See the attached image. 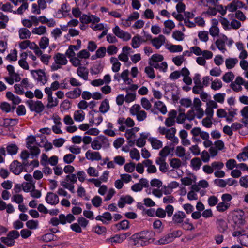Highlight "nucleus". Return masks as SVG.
I'll return each mask as SVG.
<instances>
[{"instance_id":"obj_1","label":"nucleus","mask_w":248,"mask_h":248,"mask_svg":"<svg viewBox=\"0 0 248 248\" xmlns=\"http://www.w3.org/2000/svg\"><path fill=\"white\" fill-rule=\"evenodd\" d=\"M155 232L153 231L147 230L141 231L132 235V239L135 244L146 246L152 243H155Z\"/></svg>"},{"instance_id":"obj_2","label":"nucleus","mask_w":248,"mask_h":248,"mask_svg":"<svg viewBox=\"0 0 248 248\" xmlns=\"http://www.w3.org/2000/svg\"><path fill=\"white\" fill-rule=\"evenodd\" d=\"M20 236L19 232L16 230H12L8 233L6 237H1L0 241L8 247H11L15 245V239H17Z\"/></svg>"},{"instance_id":"obj_3","label":"nucleus","mask_w":248,"mask_h":248,"mask_svg":"<svg viewBox=\"0 0 248 248\" xmlns=\"http://www.w3.org/2000/svg\"><path fill=\"white\" fill-rule=\"evenodd\" d=\"M54 59L55 63H53L51 66L52 71H56L61 68L62 65H66L68 62L65 55L60 53H57L54 56Z\"/></svg>"},{"instance_id":"obj_4","label":"nucleus","mask_w":248,"mask_h":248,"mask_svg":"<svg viewBox=\"0 0 248 248\" xmlns=\"http://www.w3.org/2000/svg\"><path fill=\"white\" fill-rule=\"evenodd\" d=\"M130 113L132 115H136L138 121H143L147 117V113L141 110V107L138 104H135L130 108Z\"/></svg>"},{"instance_id":"obj_5","label":"nucleus","mask_w":248,"mask_h":248,"mask_svg":"<svg viewBox=\"0 0 248 248\" xmlns=\"http://www.w3.org/2000/svg\"><path fill=\"white\" fill-rule=\"evenodd\" d=\"M26 104L31 111H34L37 113L42 112L44 109V105L40 101L29 100L27 101Z\"/></svg>"},{"instance_id":"obj_6","label":"nucleus","mask_w":248,"mask_h":248,"mask_svg":"<svg viewBox=\"0 0 248 248\" xmlns=\"http://www.w3.org/2000/svg\"><path fill=\"white\" fill-rule=\"evenodd\" d=\"M31 73L34 78L38 82L42 83L43 85L47 82V78L45 72L43 70L41 69L31 70Z\"/></svg>"},{"instance_id":"obj_7","label":"nucleus","mask_w":248,"mask_h":248,"mask_svg":"<svg viewBox=\"0 0 248 248\" xmlns=\"http://www.w3.org/2000/svg\"><path fill=\"white\" fill-rule=\"evenodd\" d=\"M130 232H126L120 234H116L114 236L107 239V241L111 243L112 245L115 244H120L122 243L126 238L130 235Z\"/></svg>"},{"instance_id":"obj_8","label":"nucleus","mask_w":248,"mask_h":248,"mask_svg":"<svg viewBox=\"0 0 248 248\" xmlns=\"http://www.w3.org/2000/svg\"><path fill=\"white\" fill-rule=\"evenodd\" d=\"M113 33L119 38L124 41H127L130 39L131 36L129 33L121 30L118 26H116L113 29Z\"/></svg>"},{"instance_id":"obj_9","label":"nucleus","mask_w":248,"mask_h":248,"mask_svg":"<svg viewBox=\"0 0 248 248\" xmlns=\"http://www.w3.org/2000/svg\"><path fill=\"white\" fill-rule=\"evenodd\" d=\"M186 214L181 211H177L173 214L172 218V222L176 225H181L186 219Z\"/></svg>"},{"instance_id":"obj_10","label":"nucleus","mask_w":248,"mask_h":248,"mask_svg":"<svg viewBox=\"0 0 248 248\" xmlns=\"http://www.w3.org/2000/svg\"><path fill=\"white\" fill-rule=\"evenodd\" d=\"M45 93L47 95V100L48 103L46 105V107L49 108H52L54 107L57 106L59 103V100L57 98L54 99L52 96L53 93L50 91L49 88H45Z\"/></svg>"},{"instance_id":"obj_11","label":"nucleus","mask_w":248,"mask_h":248,"mask_svg":"<svg viewBox=\"0 0 248 248\" xmlns=\"http://www.w3.org/2000/svg\"><path fill=\"white\" fill-rule=\"evenodd\" d=\"M10 170L15 175H19L23 170V165L18 161L14 160L10 165Z\"/></svg>"},{"instance_id":"obj_12","label":"nucleus","mask_w":248,"mask_h":248,"mask_svg":"<svg viewBox=\"0 0 248 248\" xmlns=\"http://www.w3.org/2000/svg\"><path fill=\"white\" fill-rule=\"evenodd\" d=\"M245 4L238 0H233L231 3H229L226 6V9L231 12L236 11L238 9L243 8Z\"/></svg>"},{"instance_id":"obj_13","label":"nucleus","mask_w":248,"mask_h":248,"mask_svg":"<svg viewBox=\"0 0 248 248\" xmlns=\"http://www.w3.org/2000/svg\"><path fill=\"white\" fill-rule=\"evenodd\" d=\"M45 200L47 203L53 205H55L59 202L58 196L52 192H48L47 193Z\"/></svg>"},{"instance_id":"obj_14","label":"nucleus","mask_w":248,"mask_h":248,"mask_svg":"<svg viewBox=\"0 0 248 248\" xmlns=\"http://www.w3.org/2000/svg\"><path fill=\"white\" fill-rule=\"evenodd\" d=\"M133 201V198L130 195L122 196L118 201V205L120 208H122L124 206L125 204H131Z\"/></svg>"},{"instance_id":"obj_15","label":"nucleus","mask_w":248,"mask_h":248,"mask_svg":"<svg viewBox=\"0 0 248 248\" xmlns=\"http://www.w3.org/2000/svg\"><path fill=\"white\" fill-rule=\"evenodd\" d=\"M244 215V213L242 211L237 212L233 214L232 219L235 224L243 225L245 223V220Z\"/></svg>"},{"instance_id":"obj_16","label":"nucleus","mask_w":248,"mask_h":248,"mask_svg":"<svg viewBox=\"0 0 248 248\" xmlns=\"http://www.w3.org/2000/svg\"><path fill=\"white\" fill-rule=\"evenodd\" d=\"M86 158L91 161H99L102 158L98 152H92L90 150H88L85 154Z\"/></svg>"},{"instance_id":"obj_17","label":"nucleus","mask_w":248,"mask_h":248,"mask_svg":"<svg viewBox=\"0 0 248 248\" xmlns=\"http://www.w3.org/2000/svg\"><path fill=\"white\" fill-rule=\"evenodd\" d=\"M165 40L166 38L164 35H159L157 37L153 39L151 42L154 46L159 49L165 43Z\"/></svg>"},{"instance_id":"obj_18","label":"nucleus","mask_w":248,"mask_h":248,"mask_svg":"<svg viewBox=\"0 0 248 248\" xmlns=\"http://www.w3.org/2000/svg\"><path fill=\"white\" fill-rule=\"evenodd\" d=\"M174 240L171 232L163 236L159 240L155 242V244L163 245L172 242Z\"/></svg>"},{"instance_id":"obj_19","label":"nucleus","mask_w":248,"mask_h":248,"mask_svg":"<svg viewBox=\"0 0 248 248\" xmlns=\"http://www.w3.org/2000/svg\"><path fill=\"white\" fill-rule=\"evenodd\" d=\"M217 225L218 231L220 233H224L228 229L226 221L222 218H219L217 220Z\"/></svg>"},{"instance_id":"obj_20","label":"nucleus","mask_w":248,"mask_h":248,"mask_svg":"<svg viewBox=\"0 0 248 248\" xmlns=\"http://www.w3.org/2000/svg\"><path fill=\"white\" fill-rule=\"evenodd\" d=\"M81 92L80 88H76L73 90L68 92L65 95L68 98L75 99L79 97Z\"/></svg>"},{"instance_id":"obj_21","label":"nucleus","mask_w":248,"mask_h":248,"mask_svg":"<svg viewBox=\"0 0 248 248\" xmlns=\"http://www.w3.org/2000/svg\"><path fill=\"white\" fill-rule=\"evenodd\" d=\"M59 218L62 219V224L64 225L66 223H70L75 220V217L73 214H69L65 216L64 214L59 215Z\"/></svg>"},{"instance_id":"obj_22","label":"nucleus","mask_w":248,"mask_h":248,"mask_svg":"<svg viewBox=\"0 0 248 248\" xmlns=\"http://www.w3.org/2000/svg\"><path fill=\"white\" fill-rule=\"evenodd\" d=\"M77 74L85 80L88 79L89 71L85 67L79 66L77 69Z\"/></svg>"},{"instance_id":"obj_23","label":"nucleus","mask_w":248,"mask_h":248,"mask_svg":"<svg viewBox=\"0 0 248 248\" xmlns=\"http://www.w3.org/2000/svg\"><path fill=\"white\" fill-rule=\"evenodd\" d=\"M149 64L150 66L153 67L154 68L158 69L160 70H162L164 72H166L168 68L167 63L165 62H163L161 63L158 64L157 62H152L151 61H149Z\"/></svg>"},{"instance_id":"obj_24","label":"nucleus","mask_w":248,"mask_h":248,"mask_svg":"<svg viewBox=\"0 0 248 248\" xmlns=\"http://www.w3.org/2000/svg\"><path fill=\"white\" fill-rule=\"evenodd\" d=\"M117 231L126 230L129 228V222L127 220H124L114 225Z\"/></svg>"},{"instance_id":"obj_25","label":"nucleus","mask_w":248,"mask_h":248,"mask_svg":"<svg viewBox=\"0 0 248 248\" xmlns=\"http://www.w3.org/2000/svg\"><path fill=\"white\" fill-rule=\"evenodd\" d=\"M110 109L109 101L108 99H105L101 103L99 108V111L102 113L105 114Z\"/></svg>"},{"instance_id":"obj_26","label":"nucleus","mask_w":248,"mask_h":248,"mask_svg":"<svg viewBox=\"0 0 248 248\" xmlns=\"http://www.w3.org/2000/svg\"><path fill=\"white\" fill-rule=\"evenodd\" d=\"M238 62V60L236 58H229L225 60V65L228 69L234 68Z\"/></svg>"},{"instance_id":"obj_27","label":"nucleus","mask_w":248,"mask_h":248,"mask_svg":"<svg viewBox=\"0 0 248 248\" xmlns=\"http://www.w3.org/2000/svg\"><path fill=\"white\" fill-rule=\"evenodd\" d=\"M110 62L112 64V71L115 73L118 72L120 70L121 65L118 60L115 57H111L110 58Z\"/></svg>"},{"instance_id":"obj_28","label":"nucleus","mask_w":248,"mask_h":248,"mask_svg":"<svg viewBox=\"0 0 248 248\" xmlns=\"http://www.w3.org/2000/svg\"><path fill=\"white\" fill-rule=\"evenodd\" d=\"M202 165V162L198 157H195L190 161V166L195 170H199Z\"/></svg>"},{"instance_id":"obj_29","label":"nucleus","mask_w":248,"mask_h":248,"mask_svg":"<svg viewBox=\"0 0 248 248\" xmlns=\"http://www.w3.org/2000/svg\"><path fill=\"white\" fill-rule=\"evenodd\" d=\"M31 35L30 31L25 28H21L19 30V36L21 39L29 38Z\"/></svg>"},{"instance_id":"obj_30","label":"nucleus","mask_w":248,"mask_h":248,"mask_svg":"<svg viewBox=\"0 0 248 248\" xmlns=\"http://www.w3.org/2000/svg\"><path fill=\"white\" fill-rule=\"evenodd\" d=\"M153 148L155 149H159L162 147V142L155 138H150L149 139Z\"/></svg>"},{"instance_id":"obj_31","label":"nucleus","mask_w":248,"mask_h":248,"mask_svg":"<svg viewBox=\"0 0 248 248\" xmlns=\"http://www.w3.org/2000/svg\"><path fill=\"white\" fill-rule=\"evenodd\" d=\"M155 107L159 110L163 114H166L167 111L166 106L160 101L155 102Z\"/></svg>"},{"instance_id":"obj_32","label":"nucleus","mask_w":248,"mask_h":248,"mask_svg":"<svg viewBox=\"0 0 248 248\" xmlns=\"http://www.w3.org/2000/svg\"><path fill=\"white\" fill-rule=\"evenodd\" d=\"M234 78V75L232 72L226 73L222 77V79L226 83L232 81Z\"/></svg>"},{"instance_id":"obj_33","label":"nucleus","mask_w":248,"mask_h":248,"mask_svg":"<svg viewBox=\"0 0 248 248\" xmlns=\"http://www.w3.org/2000/svg\"><path fill=\"white\" fill-rule=\"evenodd\" d=\"M97 138L101 147H104L107 148L109 146L110 144L109 141L106 137L104 136H100Z\"/></svg>"},{"instance_id":"obj_34","label":"nucleus","mask_w":248,"mask_h":248,"mask_svg":"<svg viewBox=\"0 0 248 248\" xmlns=\"http://www.w3.org/2000/svg\"><path fill=\"white\" fill-rule=\"evenodd\" d=\"M18 148L15 144H11L7 147V153L11 155H15L17 153Z\"/></svg>"},{"instance_id":"obj_35","label":"nucleus","mask_w":248,"mask_h":248,"mask_svg":"<svg viewBox=\"0 0 248 248\" xmlns=\"http://www.w3.org/2000/svg\"><path fill=\"white\" fill-rule=\"evenodd\" d=\"M46 28L44 26H40L39 27H36L32 30V33L38 35H42L46 33Z\"/></svg>"},{"instance_id":"obj_36","label":"nucleus","mask_w":248,"mask_h":248,"mask_svg":"<svg viewBox=\"0 0 248 248\" xmlns=\"http://www.w3.org/2000/svg\"><path fill=\"white\" fill-rule=\"evenodd\" d=\"M74 119L76 121H82L84 119V113L81 110L76 111L74 114Z\"/></svg>"},{"instance_id":"obj_37","label":"nucleus","mask_w":248,"mask_h":248,"mask_svg":"<svg viewBox=\"0 0 248 248\" xmlns=\"http://www.w3.org/2000/svg\"><path fill=\"white\" fill-rule=\"evenodd\" d=\"M170 166L173 169H178L181 166L182 162L178 158H172L170 160Z\"/></svg>"},{"instance_id":"obj_38","label":"nucleus","mask_w":248,"mask_h":248,"mask_svg":"<svg viewBox=\"0 0 248 248\" xmlns=\"http://www.w3.org/2000/svg\"><path fill=\"white\" fill-rule=\"evenodd\" d=\"M230 206V204L225 202H219L217 206V210L220 212H223L226 211L227 209L229 208Z\"/></svg>"},{"instance_id":"obj_39","label":"nucleus","mask_w":248,"mask_h":248,"mask_svg":"<svg viewBox=\"0 0 248 248\" xmlns=\"http://www.w3.org/2000/svg\"><path fill=\"white\" fill-rule=\"evenodd\" d=\"M77 181V177L75 174H70L66 176L64 181L63 182H66L70 184H74Z\"/></svg>"},{"instance_id":"obj_40","label":"nucleus","mask_w":248,"mask_h":248,"mask_svg":"<svg viewBox=\"0 0 248 248\" xmlns=\"http://www.w3.org/2000/svg\"><path fill=\"white\" fill-rule=\"evenodd\" d=\"M27 148L30 150L31 156H37L40 153V150L36 146H27Z\"/></svg>"},{"instance_id":"obj_41","label":"nucleus","mask_w":248,"mask_h":248,"mask_svg":"<svg viewBox=\"0 0 248 248\" xmlns=\"http://www.w3.org/2000/svg\"><path fill=\"white\" fill-rule=\"evenodd\" d=\"M140 38L141 37L139 35H137L132 38L131 45L133 48H137L140 46Z\"/></svg>"},{"instance_id":"obj_42","label":"nucleus","mask_w":248,"mask_h":248,"mask_svg":"<svg viewBox=\"0 0 248 248\" xmlns=\"http://www.w3.org/2000/svg\"><path fill=\"white\" fill-rule=\"evenodd\" d=\"M28 8V2H23L22 4L17 9V11H14L13 13L15 14L22 15L24 11Z\"/></svg>"},{"instance_id":"obj_43","label":"nucleus","mask_w":248,"mask_h":248,"mask_svg":"<svg viewBox=\"0 0 248 248\" xmlns=\"http://www.w3.org/2000/svg\"><path fill=\"white\" fill-rule=\"evenodd\" d=\"M92 203L95 207L98 208L101 205L102 198L98 196H95L92 199Z\"/></svg>"},{"instance_id":"obj_44","label":"nucleus","mask_w":248,"mask_h":248,"mask_svg":"<svg viewBox=\"0 0 248 248\" xmlns=\"http://www.w3.org/2000/svg\"><path fill=\"white\" fill-rule=\"evenodd\" d=\"M170 151L171 149L169 147L166 146L160 150L159 155L161 157H164L166 159V157L170 154Z\"/></svg>"},{"instance_id":"obj_45","label":"nucleus","mask_w":248,"mask_h":248,"mask_svg":"<svg viewBox=\"0 0 248 248\" xmlns=\"http://www.w3.org/2000/svg\"><path fill=\"white\" fill-rule=\"evenodd\" d=\"M179 110L181 112L179 114L178 116L177 117L176 120H177V122L178 124H182L184 122L185 120L186 119V114L185 113L184 109L182 110V109L180 108Z\"/></svg>"},{"instance_id":"obj_46","label":"nucleus","mask_w":248,"mask_h":248,"mask_svg":"<svg viewBox=\"0 0 248 248\" xmlns=\"http://www.w3.org/2000/svg\"><path fill=\"white\" fill-rule=\"evenodd\" d=\"M226 94L225 93H218L214 95V100L219 103H223L225 100Z\"/></svg>"},{"instance_id":"obj_47","label":"nucleus","mask_w":248,"mask_h":248,"mask_svg":"<svg viewBox=\"0 0 248 248\" xmlns=\"http://www.w3.org/2000/svg\"><path fill=\"white\" fill-rule=\"evenodd\" d=\"M26 226L30 229H36L38 226V222L37 220H30L27 221L26 223Z\"/></svg>"},{"instance_id":"obj_48","label":"nucleus","mask_w":248,"mask_h":248,"mask_svg":"<svg viewBox=\"0 0 248 248\" xmlns=\"http://www.w3.org/2000/svg\"><path fill=\"white\" fill-rule=\"evenodd\" d=\"M145 72L147 75L148 77L151 79H154L155 77L153 67L151 66L146 67L145 68Z\"/></svg>"},{"instance_id":"obj_49","label":"nucleus","mask_w":248,"mask_h":248,"mask_svg":"<svg viewBox=\"0 0 248 248\" xmlns=\"http://www.w3.org/2000/svg\"><path fill=\"white\" fill-rule=\"evenodd\" d=\"M6 59L11 61H16L17 60V51L16 49H13L12 51L7 56Z\"/></svg>"},{"instance_id":"obj_50","label":"nucleus","mask_w":248,"mask_h":248,"mask_svg":"<svg viewBox=\"0 0 248 248\" xmlns=\"http://www.w3.org/2000/svg\"><path fill=\"white\" fill-rule=\"evenodd\" d=\"M49 45V39L46 37H43L40 42L39 46L43 49H46Z\"/></svg>"},{"instance_id":"obj_51","label":"nucleus","mask_w":248,"mask_h":248,"mask_svg":"<svg viewBox=\"0 0 248 248\" xmlns=\"http://www.w3.org/2000/svg\"><path fill=\"white\" fill-rule=\"evenodd\" d=\"M106 53V47H100L96 50L95 54V57L98 58H103L105 56Z\"/></svg>"},{"instance_id":"obj_52","label":"nucleus","mask_w":248,"mask_h":248,"mask_svg":"<svg viewBox=\"0 0 248 248\" xmlns=\"http://www.w3.org/2000/svg\"><path fill=\"white\" fill-rule=\"evenodd\" d=\"M222 86V82L220 80L216 79L212 81L211 87L213 90L216 91L220 89Z\"/></svg>"},{"instance_id":"obj_53","label":"nucleus","mask_w":248,"mask_h":248,"mask_svg":"<svg viewBox=\"0 0 248 248\" xmlns=\"http://www.w3.org/2000/svg\"><path fill=\"white\" fill-rule=\"evenodd\" d=\"M172 37L177 41H182L184 38V34L179 31H175L172 34Z\"/></svg>"},{"instance_id":"obj_54","label":"nucleus","mask_w":248,"mask_h":248,"mask_svg":"<svg viewBox=\"0 0 248 248\" xmlns=\"http://www.w3.org/2000/svg\"><path fill=\"white\" fill-rule=\"evenodd\" d=\"M175 154L177 156L183 157L186 155V150L181 146H177L176 149Z\"/></svg>"},{"instance_id":"obj_55","label":"nucleus","mask_w":248,"mask_h":248,"mask_svg":"<svg viewBox=\"0 0 248 248\" xmlns=\"http://www.w3.org/2000/svg\"><path fill=\"white\" fill-rule=\"evenodd\" d=\"M163 56L158 54H153L150 59V61L152 62H161L163 60Z\"/></svg>"},{"instance_id":"obj_56","label":"nucleus","mask_w":248,"mask_h":248,"mask_svg":"<svg viewBox=\"0 0 248 248\" xmlns=\"http://www.w3.org/2000/svg\"><path fill=\"white\" fill-rule=\"evenodd\" d=\"M198 37L201 41L206 42L208 40V32L206 31H201L198 33Z\"/></svg>"},{"instance_id":"obj_57","label":"nucleus","mask_w":248,"mask_h":248,"mask_svg":"<svg viewBox=\"0 0 248 248\" xmlns=\"http://www.w3.org/2000/svg\"><path fill=\"white\" fill-rule=\"evenodd\" d=\"M168 49L171 52H179L183 50V47L181 45H171L169 48Z\"/></svg>"},{"instance_id":"obj_58","label":"nucleus","mask_w":248,"mask_h":248,"mask_svg":"<svg viewBox=\"0 0 248 248\" xmlns=\"http://www.w3.org/2000/svg\"><path fill=\"white\" fill-rule=\"evenodd\" d=\"M141 104L142 107L146 110L150 109L152 107L151 103L146 98H142L141 99Z\"/></svg>"},{"instance_id":"obj_59","label":"nucleus","mask_w":248,"mask_h":248,"mask_svg":"<svg viewBox=\"0 0 248 248\" xmlns=\"http://www.w3.org/2000/svg\"><path fill=\"white\" fill-rule=\"evenodd\" d=\"M176 133V129L175 128L172 127L168 129L167 132L166 133L165 137L167 139L171 140L175 135Z\"/></svg>"},{"instance_id":"obj_60","label":"nucleus","mask_w":248,"mask_h":248,"mask_svg":"<svg viewBox=\"0 0 248 248\" xmlns=\"http://www.w3.org/2000/svg\"><path fill=\"white\" fill-rule=\"evenodd\" d=\"M76 156L73 154H66L63 157V161L66 164H70L73 162Z\"/></svg>"},{"instance_id":"obj_61","label":"nucleus","mask_w":248,"mask_h":248,"mask_svg":"<svg viewBox=\"0 0 248 248\" xmlns=\"http://www.w3.org/2000/svg\"><path fill=\"white\" fill-rule=\"evenodd\" d=\"M61 184L64 188L68 189L71 193H75L74 184H70L66 182H61Z\"/></svg>"},{"instance_id":"obj_62","label":"nucleus","mask_w":248,"mask_h":248,"mask_svg":"<svg viewBox=\"0 0 248 248\" xmlns=\"http://www.w3.org/2000/svg\"><path fill=\"white\" fill-rule=\"evenodd\" d=\"M11 200L16 203L21 204L23 202V197L21 194L14 195L11 198Z\"/></svg>"},{"instance_id":"obj_63","label":"nucleus","mask_w":248,"mask_h":248,"mask_svg":"<svg viewBox=\"0 0 248 248\" xmlns=\"http://www.w3.org/2000/svg\"><path fill=\"white\" fill-rule=\"evenodd\" d=\"M124 169L127 172H132L135 169V164L133 162L126 163L124 166Z\"/></svg>"},{"instance_id":"obj_64","label":"nucleus","mask_w":248,"mask_h":248,"mask_svg":"<svg viewBox=\"0 0 248 248\" xmlns=\"http://www.w3.org/2000/svg\"><path fill=\"white\" fill-rule=\"evenodd\" d=\"M118 48L115 46L110 45L107 47L106 51H107L109 55H112L116 54L118 52Z\"/></svg>"}]
</instances>
